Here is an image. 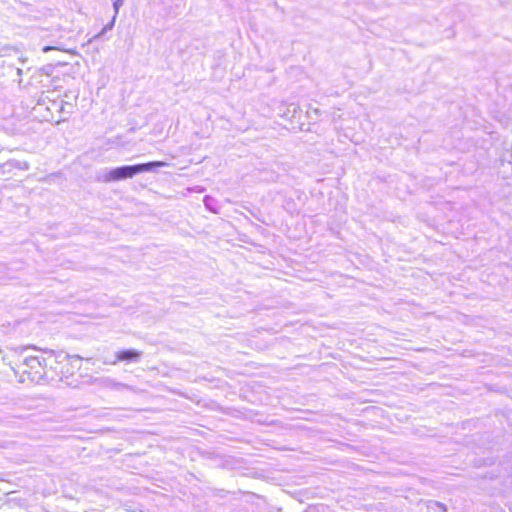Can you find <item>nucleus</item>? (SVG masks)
I'll return each mask as SVG.
<instances>
[{
  "instance_id": "nucleus-2",
  "label": "nucleus",
  "mask_w": 512,
  "mask_h": 512,
  "mask_svg": "<svg viewBox=\"0 0 512 512\" xmlns=\"http://www.w3.org/2000/svg\"><path fill=\"white\" fill-rule=\"evenodd\" d=\"M47 360L50 361V379H67L82 368L83 357L69 355L63 352L47 350Z\"/></svg>"
},
{
  "instance_id": "nucleus-5",
  "label": "nucleus",
  "mask_w": 512,
  "mask_h": 512,
  "mask_svg": "<svg viewBox=\"0 0 512 512\" xmlns=\"http://www.w3.org/2000/svg\"><path fill=\"white\" fill-rule=\"evenodd\" d=\"M123 0H117L114 2L115 11L117 12L119 9V6L122 5Z\"/></svg>"
},
{
  "instance_id": "nucleus-4",
  "label": "nucleus",
  "mask_w": 512,
  "mask_h": 512,
  "mask_svg": "<svg viewBox=\"0 0 512 512\" xmlns=\"http://www.w3.org/2000/svg\"><path fill=\"white\" fill-rule=\"evenodd\" d=\"M142 356V351L135 349L121 350L115 353L114 363L118 362H135Z\"/></svg>"
},
{
  "instance_id": "nucleus-3",
  "label": "nucleus",
  "mask_w": 512,
  "mask_h": 512,
  "mask_svg": "<svg viewBox=\"0 0 512 512\" xmlns=\"http://www.w3.org/2000/svg\"><path fill=\"white\" fill-rule=\"evenodd\" d=\"M165 165H166L165 162L153 161V162L137 164V165H133V166H123V167L114 169L111 172V178L113 180L132 178L133 176H135L138 173L149 171L154 167H164Z\"/></svg>"
},
{
  "instance_id": "nucleus-1",
  "label": "nucleus",
  "mask_w": 512,
  "mask_h": 512,
  "mask_svg": "<svg viewBox=\"0 0 512 512\" xmlns=\"http://www.w3.org/2000/svg\"><path fill=\"white\" fill-rule=\"evenodd\" d=\"M13 369L21 382L40 383L50 380L51 370L47 351L38 356L26 357L23 361L16 363Z\"/></svg>"
},
{
  "instance_id": "nucleus-6",
  "label": "nucleus",
  "mask_w": 512,
  "mask_h": 512,
  "mask_svg": "<svg viewBox=\"0 0 512 512\" xmlns=\"http://www.w3.org/2000/svg\"><path fill=\"white\" fill-rule=\"evenodd\" d=\"M52 49H55V48H54V47H52V46H45V47L43 48V51H44V52H48V51H50V50H52Z\"/></svg>"
}]
</instances>
